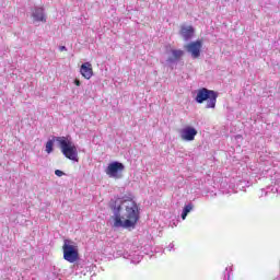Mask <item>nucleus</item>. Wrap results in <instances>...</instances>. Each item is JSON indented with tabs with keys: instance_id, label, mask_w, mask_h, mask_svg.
Segmentation results:
<instances>
[{
	"instance_id": "nucleus-7",
	"label": "nucleus",
	"mask_w": 280,
	"mask_h": 280,
	"mask_svg": "<svg viewBox=\"0 0 280 280\" xmlns=\"http://www.w3.org/2000/svg\"><path fill=\"white\" fill-rule=\"evenodd\" d=\"M185 51L180 49H172L167 48L164 55V58L166 60V65L172 67V65H176L180 58H183Z\"/></svg>"
},
{
	"instance_id": "nucleus-2",
	"label": "nucleus",
	"mask_w": 280,
	"mask_h": 280,
	"mask_svg": "<svg viewBox=\"0 0 280 280\" xmlns=\"http://www.w3.org/2000/svg\"><path fill=\"white\" fill-rule=\"evenodd\" d=\"M195 102L197 104H205L207 102L206 108H215V104H218V92L201 88L196 91Z\"/></svg>"
},
{
	"instance_id": "nucleus-1",
	"label": "nucleus",
	"mask_w": 280,
	"mask_h": 280,
	"mask_svg": "<svg viewBox=\"0 0 280 280\" xmlns=\"http://www.w3.org/2000/svg\"><path fill=\"white\" fill-rule=\"evenodd\" d=\"M114 229H135L139 222V206L132 199L118 198L112 203Z\"/></svg>"
},
{
	"instance_id": "nucleus-15",
	"label": "nucleus",
	"mask_w": 280,
	"mask_h": 280,
	"mask_svg": "<svg viewBox=\"0 0 280 280\" xmlns=\"http://www.w3.org/2000/svg\"><path fill=\"white\" fill-rule=\"evenodd\" d=\"M194 211V203H188L184 207L182 212V220H187V215Z\"/></svg>"
},
{
	"instance_id": "nucleus-13",
	"label": "nucleus",
	"mask_w": 280,
	"mask_h": 280,
	"mask_svg": "<svg viewBox=\"0 0 280 280\" xmlns=\"http://www.w3.org/2000/svg\"><path fill=\"white\" fill-rule=\"evenodd\" d=\"M59 137H52V139H49L47 142H46V145H45V152L47 154H51V152H54V143H56V141H58Z\"/></svg>"
},
{
	"instance_id": "nucleus-8",
	"label": "nucleus",
	"mask_w": 280,
	"mask_h": 280,
	"mask_svg": "<svg viewBox=\"0 0 280 280\" xmlns=\"http://www.w3.org/2000/svg\"><path fill=\"white\" fill-rule=\"evenodd\" d=\"M185 49L188 54H190L191 58L195 60L200 58V51H202V40L198 39L196 42H191L185 46Z\"/></svg>"
},
{
	"instance_id": "nucleus-10",
	"label": "nucleus",
	"mask_w": 280,
	"mask_h": 280,
	"mask_svg": "<svg viewBox=\"0 0 280 280\" xmlns=\"http://www.w3.org/2000/svg\"><path fill=\"white\" fill-rule=\"evenodd\" d=\"M31 16L33 23H47V13H45V8L43 7H34Z\"/></svg>"
},
{
	"instance_id": "nucleus-17",
	"label": "nucleus",
	"mask_w": 280,
	"mask_h": 280,
	"mask_svg": "<svg viewBox=\"0 0 280 280\" xmlns=\"http://www.w3.org/2000/svg\"><path fill=\"white\" fill-rule=\"evenodd\" d=\"M55 174H56V176H58L59 178H60L61 176H65V172H62V171H60V170H56V171H55Z\"/></svg>"
},
{
	"instance_id": "nucleus-12",
	"label": "nucleus",
	"mask_w": 280,
	"mask_h": 280,
	"mask_svg": "<svg viewBox=\"0 0 280 280\" xmlns=\"http://www.w3.org/2000/svg\"><path fill=\"white\" fill-rule=\"evenodd\" d=\"M80 73L85 80H91L93 78V66H91V62H84L81 66Z\"/></svg>"
},
{
	"instance_id": "nucleus-19",
	"label": "nucleus",
	"mask_w": 280,
	"mask_h": 280,
	"mask_svg": "<svg viewBox=\"0 0 280 280\" xmlns=\"http://www.w3.org/2000/svg\"><path fill=\"white\" fill-rule=\"evenodd\" d=\"M167 249H168V250H174V243H171V244L167 246Z\"/></svg>"
},
{
	"instance_id": "nucleus-6",
	"label": "nucleus",
	"mask_w": 280,
	"mask_h": 280,
	"mask_svg": "<svg viewBox=\"0 0 280 280\" xmlns=\"http://www.w3.org/2000/svg\"><path fill=\"white\" fill-rule=\"evenodd\" d=\"M125 166L120 162H112L108 164V166L105 170L106 175L109 178H121V172H124Z\"/></svg>"
},
{
	"instance_id": "nucleus-16",
	"label": "nucleus",
	"mask_w": 280,
	"mask_h": 280,
	"mask_svg": "<svg viewBox=\"0 0 280 280\" xmlns=\"http://www.w3.org/2000/svg\"><path fill=\"white\" fill-rule=\"evenodd\" d=\"M231 272H233V268L226 267L224 272H223V280L231 279Z\"/></svg>"
},
{
	"instance_id": "nucleus-3",
	"label": "nucleus",
	"mask_w": 280,
	"mask_h": 280,
	"mask_svg": "<svg viewBox=\"0 0 280 280\" xmlns=\"http://www.w3.org/2000/svg\"><path fill=\"white\" fill-rule=\"evenodd\" d=\"M56 140L66 159H69V161H74V163H78V161H80V159L78 158V148L73 142H71V140H69V138L59 137Z\"/></svg>"
},
{
	"instance_id": "nucleus-18",
	"label": "nucleus",
	"mask_w": 280,
	"mask_h": 280,
	"mask_svg": "<svg viewBox=\"0 0 280 280\" xmlns=\"http://www.w3.org/2000/svg\"><path fill=\"white\" fill-rule=\"evenodd\" d=\"M74 84H75V86H80L82 83L80 82L79 79H75V80H74Z\"/></svg>"
},
{
	"instance_id": "nucleus-21",
	"label": "nucleus",
	"mask_w": 280,
	"mask_h": 280,
	"mask_svg": "<svg viewBox=\"0 0 280 280\" xmlns=\"http://www.w3.org/2000/svg\"><path fill=\"white\" fill-rule=\"evenodd\" d=\"M55 280H61V279H59V278H56Z\"/></svg>"
},
{
	"instance_id": "nucleus-4",
	"label": "nucleus",
	"mask_w": 280,
	"mask_h": 280,
	"mask_svg": "<svg viewBox=\"0 0 280 280\" xmlns=\"http://www.w3.org/2000/svg\"><path fill=\"white\" fill-rule=\"evenodd\" d=\"M63 259L69 261V264H75L80 259V254L78 252V245L70 240H65L63 246Z\"/></svg>"
},
{
	"instance_id": "nucleus-14",
	"label": "nucleus",
	"mask_w": 280,
	"mask_h": 280,
	"mask_svg": "<svg viewBox=\"0 0 280 280\" xmlns=\"http://www.w3.org/2000/svg\"><path fill=\"white\" fill-rule=\"evenodd\" d=\"M127 259H130L131 264H139L141 259H143V256H141L139 252H135L132 254H129L127 256Z\"/></svg>"
},
{
	"instance_id": "nucleus-11",
	"label": "nucleus",
	"mask_w": 280,
	"mask_h": 280,
	"mask_svg": "<svg viewBox=\"0 0 280 280\" xmlns=\"http://www.w3.org/2000/svg\"><path fill=\"white\" fill-rule=\"evenodd\" d=\"M194 26L191 25H182L180 26V31H179V36H182V38L187 42V40H191V38H194Z\"/></svg>"
},
{
	"instance_id": "nucleus-9",
	"label": "nucleus",
	"mask_w": 280,
	"mask_h": 280,
	"mask_svg": "<svg viewBox=\"0 0 280 280\" xmlns=\"http://www.w3.org/2000/svg\"><path fill=\"white\" fill-rule=\"evenodd\" d=\"M198 130L191 126L184 127L179 130V139L182 141H195Z\"/></svg>"
},
{
	"instance_id": "nucleus-5",
	"label": "nucleus",
	"mask_w": 280,
	"mask_h": 280,
	"mask_svg": "<svg viewBox=\"0 0 280 280\" xmlns=\"http://www.w3.org/2000/svg\"><path fill=\"white\" fill-rule=\"evenodd\" d=\"M271 184L266 188L260 189V198L264 196H279L280 194V173H275L271 178Z\"/></svg>"
},
{
	"instance_id": "nucleus-20",
	"label": "nucleus",
	"mask_w": 280,
	"mask_h": 280,
	"mask_svg": "<svg viewBox=\"0 0 280 280\" xmlns=\"http://www.w3.org/2000/svg\"><path fill=\"white\" fill-rule=\"evenodd\" d=\"M59 50H60V51H67V46H60V47H59Z\"/></svg>"
}]
</instances>
